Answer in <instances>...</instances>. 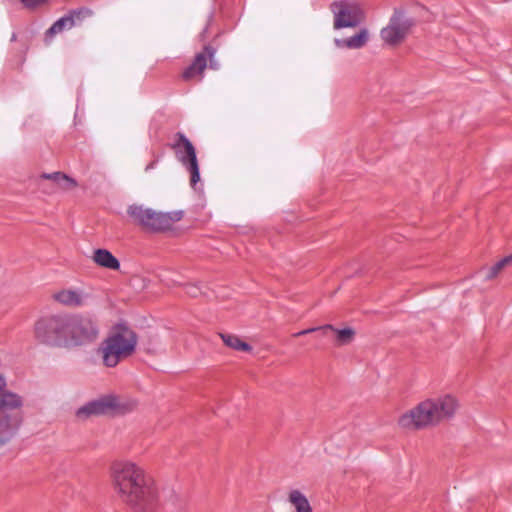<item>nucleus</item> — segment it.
Wrapping results in <instances>:
<instances>
[{
	"instance_id": "nucleus-17",
	"label": "nucleus",
	"mask_w": 512,
	"mask_h": 512,
	"mask_svg": "<svg viewBox=\"0 0 512 512\" xmlns=\"http://www.w3.org/2000/svg\"><path fill=\"white\" fill-rule=\"evenodd\" d=\"M287 501L293 508V512H314L308 497L300 489H290L287 494Z\"/></svg>"
},
{
	"instance_id": "nucleus-7",
	"label": "nucleus",
	"mask_w": 512,
	"mask_h": 512,
	"mask_svg": "<svg viewBox=\"0 0 512 512\" xmlns=\"http://www.w3.org/2000/svg\"><path fill=\"white\" fill-rule=\"evenodd\" d=\"M334 29L357 27L365 18L361 5L355 1H338L332 4Z\"/></svg>"
},
{
	"instance_id": "nucleus-26",
	"label": "nucleus",
	"mask_w": 512,
	"mask_h": 512,
	"mask_svg": "<svg viewBox=\"0 0 512 512\" xmlns=\"http://www.w3.org/2000/svg\"><path fill=\"white\" fill-rule=\"evenodd\" d=\"M316 330H320L319 328H310V329H306V330H303V331H300L296 334V336H300V335H304V334H307V333H311L313 331H316Z\"/></svg>"
},
{
	"instance_id": "nucleus-6",
	"label": "nucleus",
	"mask_w": 512,
	"mask_h": 512,
	"mask_svg": "<svg viewBox=\"0 0 512 512\" xmlns=\"http://www.w3.org/2000/svg\"><path fill=\"white\" fill-rule=\"evenodd\" d=\"M397 425L406 431H419L437 425L427 398L402 413L397 419Z\"/></svg>"
},
{
	"instance_id": "nucleus-15",
	"label": "nucleus",
	"mask_w": 512,
	"mask_h": 512,
	"mask_svg": "<svg viewBox=\"0 0 512 512\" xmlns=\"http://www.w3.org/2000/svg\"><path fill=\"white\" fill-rule=\"evenodd\" d=\"M323 332H333V342L337 347H342L351 344L354 339L356 332L352 327L336 328L333 325L326 324L319 327Z\"/></svg>"
},
{
	"instance_id": "nucleus-1",
	"label": "nucleus",
	"mask_w": 512,
	"mask_h": 512,
	"mask_svg": "<svg viewBox=\"0 0 512 512\" xmlns=\"http://www.w3.org/2000/svg\"><path fill=\"white\" fill-rule=\"evenodd\" d=\"M109 476L115 494L127 506L142 512L156 507L159 486L140 462L131 458L117 459L110 466Z\"/></svg>"
},
{
	"instance_id": "nucleus-3",
	"label": "nucleus",
	"mask_w": 512,
	"mask_h": 512,
	"mask_svg": "<svg viewBox=\"0 0 512 512\" xmlns=\"http://www.w3.org/2000/svg\"><path fill=\"white\" fill-rule=\"evenodd\" d=\"M138 335L126 323L114 325L104 339L100 352L106 367H115L136 351Z\"/></svg>"
},
{
	"instance_id": "nucleus-11",
	"label": "nucleus",
	"mask_w": 512,
	"mask_h": 512,
	"mask_svg": "<svg viewBox=\"0 0 512 512\" xmlns=\"http://www.w3.org/2000/svg\"><path fill=\"white\" fill-rule=\"evenodd\" d=\"M92 16V11L88 8L73 10L68 15L58 19L49 29V33L54 35L62 32L64 29H70L81 23L85 18Z\"/></svg>"
},
{
	"instance_id": "nucleus-10",
	"label": "nucleus",
	"mask_w": 512,
	"mask_h": 512,
	"mask_svg": "<svg viewBox=\"0 0 512 512\" xmlns=\"http://www.w3.org/2000/svg\"><path fill=\"white\" fill-rule=\"evenodd\" d=\"M123 408L120 399L114 394L103 395L92 400L76 411L79 419H86L93 415L105 414L112 411H119Z\"/></svg>"
},
{
	"instance_id": "nucleus-23",
	"label": "nucleus",
	"mask_w": 512,
	"mask_h": 512,
	"mask_svg": "<svg viewBox=\"0 0 512 512\" xmlns=\"http://www.w3.org/2000/svg\"><path fill=\"white\" fill-rule=\"evenodd\" d=\"M21 3L24 5V7L29 9H34L44 3H46L48 0H20Z\"/></svg>"
},
{
	"instance_id": "nucleus-8",
	"label": "nucleus",
	"mask_w": 512,
	"mask_h": 512,
	"mask_svg": "<svg viewBox=\"0 0 512 512\" xmlns=\"http://www.w3.org/2000/svg\"><path fill=\"white\" fill-rule=\"evenodd\" d=\"M177 140L171 145L175 151L178 160L191 173V185L195 188L200 182L199 164L196 155V149L192 142L182 133L176 135Z\"/></svg>"
},
{
	"instance_id": "nucleus-21",
	"label": "nucleus",
	"mask_w": 512,
	"mask_h": 512,
	"mask_svg": "<svg viewBox=\"0 0 512 512\" xmlns=\"http://www.w3.org/2000/svg\"><path fill=\"white\" fill-rule=\"evenodd\" d=\"M224 344L234 350L244 351L250 353L252 351V347L247 342L243 341L240 337L233 334H221L220 335Z\"/></svg>"
},
{
	"instance_id": "nucleus-18",
	"label": "nucleus",
	"mask_w": 512,
	"mask_h": 512,
	"mask_svg": "<svg viewBox=\"0 0 512 512\" xmlns=\"http://www.w3.org/2000/svg\"><path fill=\"white\" fill-rule=\"evenodd\" d=\"M93 262L105 269L119 270V260L107 249L99 248L94 250L92 256Z\"/></svg>"
},
{
	"instance_id": "nucleus-4",
	"label": "nucleus",
	"mask_w": 512,
	"mask_h": 512,
	"mask_svg": "<svg viewBox=\"0 0 512 512\" xmlns=\"http://www.w3.org/2000/svg\"><path fill=\"white\" fill-rule=\"evenodd\" d=\"M127 214L133 224L152 232L168 231L184 216L182 210L161 212L141 204L130 205Z\"/></svg>"
},
{
	"instance_id": "nucleus-24",
	"label": "nucleus",
	"mask_w": 512,
	"mask_h": 512,
	"mask_svg": "<svg viewBox=\"0 0 512 512\" xmlns=\"http://www.w3.org/2000/svg\"><path fill=\"white\" fill-rule=\"evenodd\" d=\"M46 327V321L45 320H39L35 324V333L39 338H44V329Z\"/></svg>"
},
{
	"instance_id": "nucleus-12",
	"label": "nucleus",
	"mask_w": 512,
	"mask_h": 512,
	"mask_svg": "<svg viewBox=\"0 0 512 512\" xmlns=\"http://www.w3.org/2000/svg\"><path fill=\"white\" fill-rule=\"evenodd\" d=\"M214 50L210 47H205L203 53L196 55L192 64L186 68L182 74L184 80L189 81L195 78L202 79L203 72L207 66V59L212 58Z\"/></svg>"
},
{
	"instance_id": "nucleus-9",
	"label": "nucleus",
	"mask_w": 512,
	"mask_h": 512,
	"mask_svg": "<svg viewBox=\"0 0 512 512\" xmlns=\"http://www.w3.org/2000/svg\"><path fill=\"white\" fill-rule=\"evenodd\" d=\"M426 398L437 424L445 420L452 419L460 407L459 399L451 393L439 394Z\"/></svg>"
},
{
	"instance_id": "nucleus-20",
	"label": "nucleus",
	"mask_w": 512,
	"mask_h": 512,
	"mask_svg": "<svg viewBox=\"0 0 512 512\" xmlns=\"http://www.w3.org/2000/svg\"><path fill=\"white\" fill-rule=\"evenodd\" d=\"M39 179L51 181L57 189H69L77 186L74 179L61 172L43 173Z\"/></svg>"
},
{
	"instance_id": "nucleus-25",
	"label": "nucleus",
	"mask_w": 512,
	"mask_h": 512,
	"mask_svg": "<svg viewBox=\"0 0 512 512\" xmlns=\"http://www.w3.org/2000/svg\"><path fill=\"white\" fill-rule=\"evenodd\" d=\"M186 293L191 297H197L200 294V288L195 284H189L185 287Z\"/></svg>"
},
{
	"instance_id": "nucleus-19",
	"label": "nucleus",
	"mask_w": 512,
	"mask_h": 512,
	"mask_svg": "<svg viewBox=\"0 0 512 512\" xmlns=\"http://www.w3.org/2000/svg\"><path fill=\"white\" fill-rule=\"evenodd\" d=\"M23 404V397L18 393L4 389L0 394V410H13L18 412L22 409Z\"/></svg>"
},
{
	"instance_id": "nucleus-14",
	"label": "nucleus",
	"mask_w": 512,
	"mask_h": 512,
	"mask_svg": "<svg viewBox=\"0 0 512 512\" xmlns=\"http://www.w3.org/2000/svg\"><path fill=\"white\" fill-rule=\"evenodd\" d=\"M22 422L20 413L0 415V445L8 441L17 431Z\"/></svg>"
},
{
	"instance_id": "nucleus-22",
	"label": "nucleus",
	"mask_w": 512,
	"mask_h": 512,
	"mask_svg": "<svg viewBox=\"0 0 512 512\" xmlns=\"http://www.w3.org/2000/svg\"><path fill=\"white\" fill-rule=\"evenodd\" d=\"M512 262V254L503 258L499 262H497L494 266H492L488 272L487 277L489 279L494 278L507 264Z\"/></svg>"
},
{
	"instance_id": "nucleus-13",
	"label": "nucleus",
	"mask_w": 512,
	"mask_h": 512,
	"mask_svg": "<svg viewBox=\"0 0 512 512\" xmlns=\"http://www.w3.org/2000/svg\"><path fill=\"white\" fill-rule=\"evenodd\" d=\"M57 303L68 307L83 306L87 295L80 289H61L52 295Z\"/></svg>"
},
{
	"instance_id": "nucleus-16",
	"label": "nucleus",
	"mask_w": 512,
	"mask_h": 512,
	"mask_svg": "<svg viewBox=\"0 0 512 512\" xmlns=\"http://www.w3.org/2000/svg\"><path fill=\"white\" fill-rule=\"evenodd\" d=\"M370 39V32L367 28H361L356 34L346 39H335L334 43L338 48L360 49L364 47Z\"/></svg>"
},
{
	"instance_id": "nucleus-5",
	"label": "nucleus",
	"mask_w": 512,
	"mask_h": 512,
	"mask_svg": "<svg viewBox=\"0 0 512 512\" xmlns=\"http://www.w3.org/2000/svg\"><path fill=\"white\" fill-rule=\"evenodd\" d=\"M415 25L414 19L402 8H395L388 23L380 30L383 43L389 47L402 44Z\"/></svg>"
},
{
	"instance_id": "nucleus-2",
	"label": "nucleus",
	"mask_w": 512,
	"mask_h": 512,
	"mask_svg": "<svg viewBox=\"0 0 512 512\" xmlns=\"http://www.w3.org/2000/svg\"><path fill=\"white\" fill-rule=\"evenodd\" d=\"M100 336L96 319L89 314H70L50 320V335L45 341L51 345L72 349L95 343Z\"/></svg>"
}]
</instances>
